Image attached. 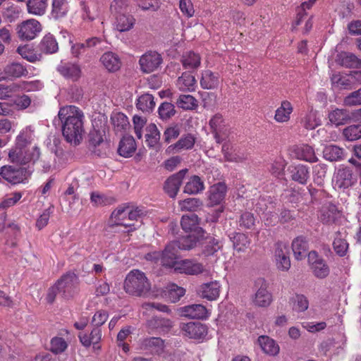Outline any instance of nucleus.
Returning <instances> with one entry per match:
<instances>
[{
	"mask_svg": "<svg viewBox=\"0 0 361 361\" xmlns=\"http://www.w3.org/2000/svg\"><path fill=\"white\" fill-rule=\"evenodd\" d=\"M147 326L150 329H161L164 331L170 330L173 326V322L166 318L153 317L147 322Z\"/></svg>",
	"mask_w": 361,
	"mask_h": 361,
	"instance_id": "42",
	"label": "nucleus"
},
{
	"mask_svg": "<svg viewBox=\"0 0 361 361\" xmlns=\"http://www.w3.org/2000/svg\"><path fill=\"white\" fill-rule=\"evenodd\" d=\"M78 336L81 343L85 347H89L92 344L95 345L100 341L102 331L99 328H93L90 334L80 333Z\"/></svg>",
	"mask_w": 361,
	"mask_h": 361,
	"instance_id": "44",
	"label": "nucleus"
},
{
	"mask_svg": "<svg viewBox=\"0 0 361 361\" xmlns=\"http://www.w3.org/2000/svg\"><path fill=\"white\" fill-rule=\"evenodd\" d=\"M5 75L0 76V80L6 78H20L27 75V68L18 62H13L5 66L4 70Z\"/></svg>",
	"mask_w": 361,
	"mask_h": 361,
	"instance_id": "28",
	"label": "nucleus"
},
{
	"mask_svg": "<svg viewBox=\"0 0 361 361\" xmlns=\"http://www.w3.org/2000/svg\"><path fill=\"white\" fill-rule=\"evenodd\" d=\"M178 251L177 245L171 242L166 246L161 253L159 252L148 253L146 255V259L154 261L160 259L163 266L173 267L175 269V267L178 262L177 261L178 257Z\"/></svg>",
	"mask_w": 361,
	"mask_h": 361,
	"instance_id": "5",
	"label": "nucleus"
},
{
	"mask_svg": "<svg viewBox=\"0 0 361 361\" xmlns=\"http://www.w3.org/2000/svg\"><path fill=\"white\" fill-rule=\"evenodd\" d=\"M58 116L62 123V133L66 140L71 145H78L84 133L82 111L75 106L60 109Z\"/></svg>",
	"mask_w": 361,
	"mask_h": 361,
	"instance_id": "1",
	"label": "nucleus"
},
{
	"mask_svg": "<svg viewBox=\"0 0 361 361\" xmlns=\"http://www.w3.org/2000/svg\"><path fill=\"white\" fill-rule=\"evenodd\" d=\"M180 224L182 228L186 232L195 231L200 235L203 231L199 227V219L195 214L183 215L181 219Z\"/></svg>",
	"mask_w": 361,
	"mask_h": 361,
	"instance_id": "31",
	"label": "nucleus"
},
{
	"mask_svg": "<svg viewBox=\"0 0 361 361\" xmlns=\"http://www.w3.org/2000/svg\"><path fill=\"white\" fill-rule=\"evenodd\" d=\"M310 178V171L307 166L299 164L291 171V178L300 184L305 185Z\"/></svg>",
	"mask_w": 361,
	"mask_h": 361,
	"instance_id": "43",
	"label": "nucleus"
},
{
	"mask_svg": "<svg viewBox=\"0 0 361 361\" xmlns=\"http://www.w3.org/2000/svg\"><path fill=\"white\" fill-rule=\"evenodd\" d=\"M199 240V237L192 234L182 237L178 240L172 241V243L177 245L178 250H189L195 247Z\"/></svg>",
	"mask_w": 361,
	"mask_h": 361,
	"instance_id": "50",
	"label": "nucleus"
},
{
	"mask_svg": "<svg viewBox=\"0 0 361 361\" xmlns=\"http://www.w3.org/2000/svg\"><path fill=\"white\" fill-rule=\"evenodd\" d=\"M155 106L154 97L149 94L141 95L137 102V107L143 112H149Z\"/></svg>",
	"mask_w": 361,
	"mask_h": 361,
	"instance_id": "51",
	"label": "nucleus"
},
{
	"mask_svg": "<svg viewBox=\"0 0 361 361\" xmlns=\"http://www.w3.org/2000/svg\"><path fill=\"white\" fill-rule=\"evenodd\" d=\"M111 13L116 17L130 12V6L127 0H114L110 5Z\"/></svg>",
	"mask_w": 361,
	"mask_h": 361,
	"instance_id": "54",
	"label": "nucleus"
},
{
	"mask_svg": "<svg viewBox=\"0 0 361 361\" xmlns=\"http://www.w3.org/2000/svg\"><path fill=\"white\" fill-rule=\"evenodd\" d=\"M48 6V0H27L26 7L29 14L42 16L45 13Z\"/></svg>",
	"mask_w": 361,
	"mask_h": 361,
	"instance_id": "37",
	"label": "nucleus"
},
{
	"mask_svg": "<svg viewBox=\"0 0 361 361\" xmlns=\"http://www.w3.org/2000/svg\"><path fill=\"white\" fill-rule=\"evenodd\" d=\"M174 271L180 274L197 275L203 273L205 271V269L202 263L195 260L184 259L179 261L176 264Z\"/></svg>",
	"mask_w": 361,
	"mask_h": 361,
	"instance_id": "18",
	"label": "nucleus"
},
{
	"mask_svg": "<svg viewBox=\"0 0 361 361\" xmlns=\"http://www.w3.org/2000/svg\"><path fill=\"white\" fill-rule=\"evenodd\" d=\"M257 342L262 351L270 356H276L279 354L280 348L276 342L267 336H260Z\"/></svg>",
	"mask_w": 361,
	"mask_h": 361,
	"instance_id": "27",
	"label": "nucleus"
},
{
	"mask_svg": "<svg viewBox=\"0 0 361 361\" xmlns=\"http://www.w3.org/2000/svg\"><path fill=\"white\" fill-rule=\"evenodd\" d=\"M303 126L308 130H313L320 125V119L316 111H311L303 118Z\"/></svg>",
	"mask_w": 361,
	"mask_h": 361,
	"instance_id": "59",
	"label": "nucleus"
},
{
	"mask_svg": "<svg viewBox=\"0 0 361 361\" xmlns=\"http://www.w3.org/2000/svg\"><path fill=\"white\" fill-rule=\"evenodd\" d=\"M181 61L185 68L195 69L200 66L201 58L198 54L189 51L183 56Z\"/></svg>",
	"mask_w": 361,
	"mask_h": 361,
	"instance_id": "49",
	"label": "nucleus"
},
{
	"mask_svg": "<svg viewBox=\"0 0 361 361\" xmlns=\"http://www.w3.org/2000/svg\"><path fill=\"white\" fill-rule=\"evenodd\" d=\"M187 171V169H183L171 176L165 181L164 190L170 197L175 198L177 195Z\"/></svg>",
	"mask_w": 361,
	"mask_h": 361,
	"instance_id": "19",
	"label": "nucleus"
},
{
	"mask_svg": "<svg viewBox=\"0 0 361 361\" xmlns=\"http://www.w3.org/2000/svg\"><path fill=\"white\" fill-rule=\"evenodd\" d=\"M178 205L181 211H195L202 206V202L198 198L190 197L180 200Z\"/></svg>",
	"mask_w": 361,
	"mask_h": 361,
	"instance_id": "57",
	"label": "nucleus"
},
{
	"mask_svg": "<svg viewBox=\"0 0 361 361\" xmlns=\"http://www.w3.org/2000/svg\"><path fill=\"white\" fill-rule=\"evenodd\" d=\"M176 87L182 92H192L195 90L197 82L194 75L183 73L176 80Z\"/></svg>",
	"mask_w": 361,
	"mask_h": 361,
	"instance_id": "32",
	"label": "nucleus"
},
{
	"mask_svg": "<svg viewBox=\"0 0 361 361\" xmlns=\"http://www.w3.org/2000/svg\"><path fill=\"white\" fill-rule=\"evenodd\" d=\"M183 336L193 339H201L207 334V327L200 322H188L180 325Z\"/></svg>",
	"mask_w": 361,
	"mask_h": 361,
	"instance_id": "17",
	"label": "nucleus"
},
{
	"mask_svg": "<svg viewBox=\"0 0 361 361\" xmlns=\"http://www.w3.org/2000/svg\"><path fill=\"white\" fill-rule=\"evenodd\" d=\"M307 258L311 269L317 278L324 279L329 275V266L322 258L319 257L315 251L310 252Z\"/></svg>",
	"mask_w": 361,
	"mask_h": 361,
	"instance_id": "14",
	"label": "nucleus"
},
{
	"mask_svg": "<svg viewBox=\"0 0 361 361\" xmlns=\"http://www.w3.org/2000/svg\"><path fill=\"white\" fill-rule=\"evenodd\" d=\"M42 30L39 22L35 19H29L17 25L18 37L23 40L33 39Z\"/></svg>",
	"mask_w": 361,
	"mask_h": 361,
	"instance_id": "9",
	"label": "nucleus"
},
{
	"mask_svg": "<svg viewBox=\"0 0 361 361\" xmlns=\"http://www.w3.org/2000/svg\"><path fill=\"white\" fill-rule=\"evenodd\" d=\"M200 83L204 90L216 89L220 83L219 75L209 70L203 71Z\"/></svg>",
	"mask_w": 361,
	"mask_h": 361,
	"instance_id": "26",
	"label": "nucleus"
},
{
	"mask_svg": "<svg viewBox=\"0 0 361 361\" xmlns=\"http://www.w3.org/2000/svg\"><path fill=\"white\" fill-rule=\"evenodd\" d=\"M100 61L109 72H116L121 68V61L116 53L106 51L102 54Z\"/></svg>",
	"mask_w": 361,
	"mask_h": 361,
	"instance_id": "25",
	"label": "nucleus"
},
{
	"mask_svg": "<svg viewBox=\"0 0 361 361\" xmlns=\"http://www.w3.org/2000/svg\"><path fill=\"white\" fill-rule=\"evenodd\" d=\"M115 18L116 29L121 32L130 30L135 23V18L129 13L118 15Z\"/></svg>",
	"mask_w": 361,
	"mask_h": 361,
	"instance_id": "33",
	"label": "nucleus"
},
{
	"mask_svg": "<svg viewBox=\"0 0 361 361\" xmlns=\"http://www.w3.org/2000/svg\"><path fill=\"white\" fill-rule=\"evenodd\" d=\"M142 348L146 350H149L152 352L161 355L164 351V341L157 337H151L145 338L142 343Z\"/></svg>",
	"mask_w": 361,
	"mask_h": 361,
	"instance_id": "39",
	"label": "nucleus"
},
{
	"mask_svg": "<svg viewBox=\"0 0 361 361\" xmlns=\"http://www.w3.org/2000/svg\"><path fill=\"white\" fill-rule=\"evenodd\" d=\"M355 181L352 170L347 167L338 169L334 178V187L343 190L350 188Z\"/></svg>",
	"mask_w": 361,
	"mask_h": 361,
	"instance_id": "16",
	"label": "nucleus"
},
{
	"mask_svg": "<svg viewBox=\"0 0 361 361\" xmlns=\"http://www.w3.org/2000/svg\"><path fill=\"white\" fill-rule=\"evenodd\" d=\"M26 169L23 168H16L11 165H5L0 168L1 176L7 182L12 184H18L24 182Z\"/></svg>",
	"mask_w": 361,
	"mask_h": 361,
	"instance_id": "13",
	"label": "nucleus"
},
{
	"mask_svg": "<svg viewBox=\"0 0 361 361\" xmlns=\"http://www.w3.org/2000/svg\"><path fill=\"white\" fill-rule=\"evenodd\" d=\"M293 303V309L297 312H304L309 307V302L307 298L303 295L297 294L291 298Z\"/></svg>",
	"mask_w": 361,
	"mask_h": 361,
	"instance_id": "60",
	"label": "nucleus"
},
{
	"mask_svg": "<svg viewBox=\"0 0 361 361\" xmlns=\"http://www.w3.org/2000/svg\"><path fill=\"white\" fill-rule=\"evenodd\" d=\"M333 87L339 90H350L357 82H361V72L355 71L350 74L334 73L331 77Z\"/></svg>",
	"mask_w": 361,
	"mask_h": 361,
	"instance_id": "6",
	"label": "nucleus"
},
{
	"mask_svg": "<svg viewBox=\"0 0 361 361\" xmlns=\"http://www.w3.org/2000/svg\"><path fill=\"white\" fill-rule=\"evenodd\" d=\"M151 288V284L145 273L134 269L126 276L124 289L126 293L134 296H145Z\"/></svg>",
	"mask_w": 361,
	"mask_h": 361,
	"instance_id": "3",
	"label": "nucleus"
},
{
	"mask_svg": "<svg viewBox=\"0 0 361 361\" xmlns=\"http://www.w3.org/2000/svg\"><path fill=\"white\" fill-rule=\"evenodd\" d=\"M159 115L161 119L167 120L176 114L174 105L169 102L162 103L158 109Z\"/></svg>",
	"mask_w": 361,
	"mask_h": 361,
	"instance_id": "64",
	"label": "nucleus"
},
{
	"mask_svg": "<svg viewBox=\"0 0 361 361\" xmlns=\"http://www.w3.org/2000/svg\"><path fill=\"white\" fill-rule=\"evenodd\" d=\"M181 317L192 319H205L209 315V310L201 304H192L178 309Z\"/></svg>",
	"mask_w": 361,
	"mask_h": 361,
	"instance_id": "15",
	"label": "nucleus"
},
{
	"mask_svg": "<svg viewBox=\"0 0 361 361\" xmlns=\"http://www.w3.org/2000/svg\"><path fill=\"white\" fill-rule=\"evenodd\" d=\"M17 52L22 56V58L31 63L39 61L41 59V54H37L27 45L18 47Z\"/></svg>",
	"mask_w": 361,
	"mask_h": 361,
	"instance_id": "53",
	"label": "nucleus"
},
{
	"mask_svg": "<svg viewBox=\"0 0 361 361\" xmlns=\"http://www.w3.org/2000/svg\"><path fill=\"white\" fill-rule=\"evenodd\" d=\"M34 131L32 126H27L22 129L16 138L15 144L25 147H31L30 145L35 138Z\"/></svg>",
	"mask_w": 361,
	"mask_h": 361,
	"instance_id": "36",
	"label": "nucleus"
},
{
	"mask_svg": "<svg viewBox=\"0 0 361 361\" xmlns=\"http://www.w3.org/2000/svg\"><path fill=\"white\" fill-rule=\"evenodd\" d=\"M343 149L336 145L327 146L324 149V157L326 160H329L331 161H335L341 159L343 157Z\"/></svg>",
	"mask_w": 361,
	"mask_h": 361,
	"instance_id": "52",
	"label": "nucleus"
},
{
	"mask_svg": "<svg viewBox=\"0 0 361 361\" xmlns=\"http://www.w3.org/2000/svg\"><path fill=\"white\" fill-rule=\"evenodd\" d=\"M162 63L161 56L157 51H149L141 56L139 60L140 70L149 73L157 70Z\"/></svg>",
	"mask_w": 361,
	"mask_h": 361,
	"instance_id": "11",
	"label": "nucleus"
},
{
	"mask_svg": "<svg viewBox=\"0 0 361 361\" xmlns=\"http://www.w3.org/2000/svg\"><path fill=\"white\" fill-rule=\"evenodd\" d=\"M329 119L331 123L338 126L347 123L350 119V116L347 110L336 109L329 114Z\"/></svg>",
	"mask_w": 361,
	"mask_h": 361,
	"instance_id": "47",
	"label": "nucleus"
},
{
	"mask_svg": "<svg viewBox=\"0 0 361 361\" xmlns=\"http://www.w3.org/2000/svg\"><path fill=\"white\" fill-rule=\"evenodd\" d=\"M221 286L217 281L202 283L197 290L202 298L212 301L216 300L220 294Z\"/></svg>",
	"mask_w": 361,
	"mask_h": 361,
	"instance_id": "21",
	"label": "nucleus"
},
{
	"mask_svg": "<svg viewBox=\"0 0 361 361\" xmlns=\"http://www.w3.org/2000/svg\"><path fill=\"white\" fill-rule=\"evenodd\" d=\"M293 110V108L290 102L286 100L283 101L281 106L276 110L274 119L279 123L288 122Z\"/></svg>",
	"mask_w": 361,
	"mask_h": 361,
	"instance_id": "38",
	"label": "nucleus"
},
{
	"mask_svg": "<svg viewBox=\"0 0 361 361\" xmlns=\"http://www.w3.org/2000/svg\"><path fill=\"white\" fill-rule=\"evenodd\" d=\"M136 149V144L132 136H124L120 141L118 152L123 157H130Z\"/></svg>",
	"mask_w": 361,
	"mask_h": 361,
	"instance_id": "34",
	"label": "nucleus"
},
{
	"mask_svg": "<svg viewBox=\"0 0 361 361\" xmlns=\"http://www.w3.org/2000/svg\"><path fill=\"white\" fill-rule=\"evenodd\" d=\"M39 47L40 51L45 54H54L59 49L58 42L51 34H47L42 38Z\"/></svg>",
	"mask_w": 361,
	"mask_h": 361,
	"instance_id": "45",
	"label": "nucleus"
},
{
	"mask_svg": "<svg viewBox=\"0 0 361 361\" xmlns=\"http://www.w3.org/2000/svg\"><path fill=\"white\" fill-rule=\"evenodd\" d=\"M111 121L116 131L125 130L129 125L127 116L121 112L114 113L111 116Z\"/></svg>",
	"mask_w": 361,
	"mask_h": 361,
	"instance_id": "55",
	"label": "nucleus"
},
{
	"mask_svg": "<svg viewBox=\"0 0 361 361\" xmlns=\"http://www.w3.org/2000/svg\"><path fill=\"white\" fill-rule=\"evenodd\" d=\"M226 189V184L221 182L213 185L209 191V204L214 206L221 204L225 197Z\"/></svg>",
	"mask_w": 361,
	"mask_h": 361,
	"instance_id": "24",
	"label": "nucleus"
},
{
	"mask_svg": "<svg viewBox=\"0 0 361 361\" xmlns=\"http://www.w3.org/2000/svg\"><path fill=\"white\" fill-rule=\"evenodd\" d=\"M41 151L38 146L33 145L31 147H25L14 145L8 149V161L18 166L33 165L40 157Z\"/></svg>",
	"mask_w": 361,
	"mask_h": 361,
	"instance_id": "2",
	"label": "nucleus"
},
{
	"mask_svg": "<svg viewBox=\"0 0 361 361\" xmlns=\"http://www.w3.org/2000/svg\"><path fill=\"white\" fill-rule=\"evenodd\" d=\"M21 192H14L7 195L0 203V208L7 209L15 205L22 197Z\"/></svg>",
	"mask_w": 361,
	"mask_h": 361,
	"instance_id": "62",
	"label": "nucleus"
},
{
	"mask_svg": "<svg viewBox=\"0 0 361 361\" xmlns=\"http://www.w3.org/2000/svg\"><path fill=\"white\" fill-rule=\"evenodd\" d=\"M148 129L150 133L146 135V142L149 147H154L160 139V133L154 124L149 125Z\"/></svg>",
	"mask_w": 361,
	"mask_h": 361,
	"instance_id": "63",
	"label": "nucleus"
},
{
	"mask_svg": "<svg viewBox=\"0 0 361 361\" xmlns=\"http://www.w3.org/2000/svg\"><path fill=\"white\" fill-rule=\"evenodd\" d=\"M128 219V207H118L116 208L111 215V220L112 223L116 225L123 226L128 228V232L135 231L138 226L135 224H127Z\"/></svg>",
	"mask_w": 361,
	"mask_h": 361,
	"instance_id": "20",
	"label": "nucleus"
},
{
	"mask_svg": "<svg viewBox=\"0 0 361 361\" xmlns=\"http://www.w3.org/2000/svg\"><path fill=\"white\" fill-rule=\"evenodd\" d=\"M319 220L326 224L334 223L340 216L336 206L331 202L324 204L319 212Z\"/></svg>",
	"mask_w": 361,
	"mask_h": 361,
	"instance_id": "23",
	"label": "nucleus"
},
{
	"mask_svg": "<svg viewBox=\"0 0 361 361\" xmlns=\"http://www.w3.org/2000/svg\"><path fill=\"white\" fill-rule=\"evenodd\" d=\"M292 154L296 159L305 161L312 163L318 161L314 148L308 145L293 146Z\"/></svg>",
	"mask_w": 361,
	"mask_h": 361,
	"instance_id": "22",
	"label": "nucleus"
},
{
	"mask_svg": "<svg viewBox=\"0 0 361 361\" xmlns=\"http://www.w3.org/2000/svg\"><path fill=\"white\" fill-rule=\"evenodd\" d=\"M274 257L278 269L288 271L290 267L288 244L278 242L274 245Z\"/></svg>",
	"mask_w": 361,
	"mask_h": 361,
	"instance_id": "10",
	"label": "nucleus"
},
{
	"mask_svg": "<svg viewBox=\"0 0 361 361\" xmlns=\"http://www.w3.org/2000/svg\"><path fill=\"white\" fill-rule=\"evenodd\" d=\"M176 104L179 108L189 110L197 107V100L194 97L190 94H181L176 101Z\"/></svg>",
	"mask_w": 361,
	"mask_h": 361,
	"instance_id": "56",
	"label": "nucleus"
},
{
	"mask_svg": "<svg viewBox=\"0 0 361 361\" xmlns=\"http://www.w3.org/2000/svg\"><path fill=\"white\" fill-rule=\"evenodd\" d=\"M336 62L345 68H361V60L350 52H341L338 54Z\"/></svg>",
	"mask_w": 361,
	"mask_h": 361,
	"instance_id": "29",
	"label": "nucleus"
},
{
	"mask_svg": "<svg viewBox=\"0 0 361 361\" xmlns=\"http://www.w3.org/2000/svg\"><path fill=\"white\" fill-rule=\"evenodd\" d=\"M333 247L335 252L340 256L345 255L348 247L346 240L342 238L340 233L336 234V237L333 242Z\"/></svg>",
	"mask_w": 361,
	"mask_h": 361,
	"instance_id": "58",
	"label": "nucleus"
},
{
	"mask_svg": "<svg viewBox=\"0 0 361 361\" xmlns=\"http://www.w3.org/2000/svg\"><path fill=\"white\" fill-rule=\"evenodd\" d=\"M255 209L267 226H273L278 223L279 217L276 212V204L271 200L265 198L259 200L255 205Z\"/></svg>",
	"mask_w": 361,
	"mask_h": 361,
	"instance_id": "4",
	"label": "nucleus"
},
{
	"mask_svg": "<svg viewBox=\"0 0 361 361\" xmlns=\"http://www.w3.org/2000/svg\"><path fill=\"white\" fill-rule=\"evenodd\" d=\"M343 134L346 140L354 141L361 138V126L358 125H352L345 128Z\"/></svg>",
	"mask_w": 361,
	"mask_h": 361,
	"instance_id": "61",
	"label": "nucleus"
},
{
	"mask_svg": "<svg viewBox=\"0 0 361 361\" xmlns=\"http://www.w3.org/2000/svg\"><path fill=\"white\" fill-rule=\"evenodd\" d=\"M57 70L63 77L69 78L73 81L78 80L81 75L80 66L75 63H61L58 66Z\"/></svg>",
	"mask_w": 361,
	"mask_h": 361,
	"instance_id": "30",
	"label": "nucleus"
},
{
	"mask_svg": "<svg viewBox=\"0 0 361 361\" xmlns=\"http://www.w3.org/2000/svg\"><path fill=\"white\" fill-rule=\"evenodd\" d=\"M308 249L307 241L302 236L295 238L292 242V250L297 260H301L305 258Z\"/></svg>",
	"mask_w": 361,
	"mask_h": 361,
	"instance_id": "35",
	"label": "nucleus"
},
{
	"mask_svg": "<svg viewBox=\"0 0 361 361\" xmlns=\"http://www.w3.org/2000/svg\"><path fill=\"white\" fill-rule=\"evenodd\" d=\"M222 245L221 242L213 237H207L202 243V254L205 257L214 255L221 249Z\"/></svg>",
	"mask_w": 361,
	"mask_h": 361,
	"instance_id": "40",
	"label": "nucleus"
},
{
	"mask_svg": "<svg viewBox=\"0 0 361 361\" xmlns=\"http://www.w3.org/2000/svg\"><path fill=\"white\" fill-rule=\"evenodd\" d=\"M59 293L65 299H69L77 293L78 277L74 273H67L56 283Z\"/></svg>",
	"mask_w": 361,
	"mask_h": 361,
	"instance_id": "8",
	"label": "nucleus"
},
{
	"mask_svg": "<svg viewBox=\"0 0 361 361\" xmlns=\"http://www.w3.org/2000/svg\"><path fill=\"white\" fill-rule=\"evenodd\" d=\"M204 189V182L197 176H192L186 183L183 192L190 195H195Z\"/></svg>",
	"mask_w": 361,
	"mask_h": 361,
	"instance_id": "46",
	"label": "nucleus"
},
{
	"mask_svg": "<svg viewBox=\"0 0 361 361\" xmlns=\"http://www.w3.org/2000/svg\"><path fill=\"white\" fill-rule=\"evenodd\" d=\"M69 11L67 0H52L51 14L55 19L63 18Z\"/></svg>",
	"mask_w": 361,
	"mask_h": 361,
	"instance_id": "41",
	"label": "nucleus"
},
{
	"mask_svg": "<svg viewBox=\"0 0 361 361\" xmlns=\"http://www.w3.org/2000/svg\"><path fill=\"white\" fill-rule=\"evenodd\" d=\"M209 125L217 143L222 142L229 137L230 128L221 114H216L213 116Z\"/></svg>",
	"mask_w": 361,
	"mask_h": 361,
	"instance_id": "7",
	"label": "nucleus"
},
{
	"mask_svg": "<svg viewBox=\"0 0 361 361\" xmlns=\"http://www.w3.org/2000/svg\"><path fill=\"white\" fill-rule=\"evenodd\" d=\"M257 288L253 298V302L258 307H268L271 301V294L267 290L268 283L263 279H258L255 282Z\"/></svg>",
	"mask_w": 361,
	"mask_h": 361,
	"instance_id": "12",
	"label": "nucleus"
},
{
	"mask_svg": "<svg viewBox=\"0 0 361 361\" xmlns=\"http://www.w3.org/2000/svg\"><path fill=\"white\" fill-rule=\"evenodd\" d=\"M195 142V137L188 134L183 137H181L176 143L174 145H171L169 147L168 149L171 152L174 151V152H179L183 149H191Z\"/></svg>",
	"mask_w": 361,
	"mask_h": 361,
	"instance_id": "48",
	"label": "nucleus"
}]
</instances>
